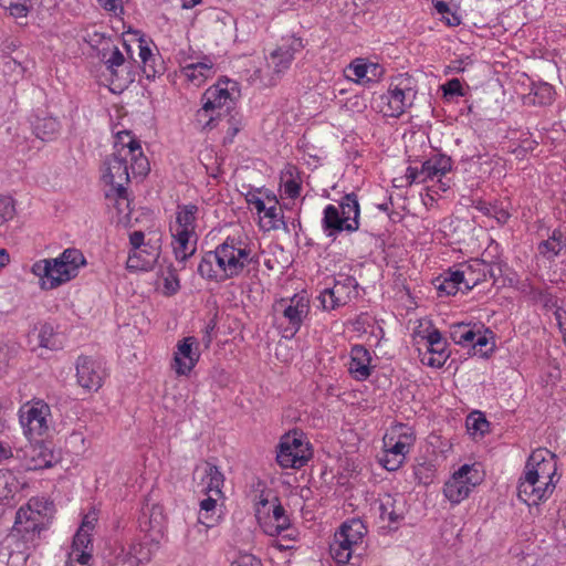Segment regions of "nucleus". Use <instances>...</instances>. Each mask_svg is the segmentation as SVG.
Here are the masks:
<instances>
[{"instance_id":"49530a36","label":"nucleus","mask_w":566,"mask_h":566,"mask_svg":"<svg viewBox=\"0 0 566 566\" xmlns=\"http://www.w3.org/2000/svg\"><path fill=\"white\" fill-rule=\"evenodd\" d=\"M262 212L264 213V217L269 219L268 230H275L281 227L286 228V223L283 220V212L280 208H276L275 205L265 207V210Z\"/></svg>"},{"instance_id":"9d476101","label":"nucleus","mask_w":566,"mask_h":566,"mask_svg":"<svg viewBox=\"0 0 566 566\" xmlns=\"http://www.w3.org/2000/svg\"><path fill=\"white\" fill-rule=\"evenodd\" d=\"M410 77L399 75L391 82L388 92L382 96L387 102L386 115L391 117H399L405 111L410 107L416 97V91L411 87Z\"/></svg>"},{"instance_id":"2eb2a0df","label":"nucleus","mask_w":566,"mask_h":566,"mask_svg":"<svg viewBox=\"0 0 566 566\" xmlns=\"http://www.w3.org/2000/svg\"><path fill=\"white\" fill-rule=\"evenodd\" d=\"M199 358L200 352L197 338L193 336L184 337L177 343L171 367L178 375H187L196 366Z\"/></svg>"},{"instance_id":"37998d69","label":"nucleus","mask_w":566,"mask_h":566,"mask_svg":"<svg viewBox=\"0 0 566 566\" xmlns=\"http://www.w3.org/2000/svg\"><path fill=\"white\" fill-rule=\"evenodd\" d=\"M76 551L78 554L81 552H84L85 554H92L93 552L91 533H87L86 528H78L74 535L69 553H75Z\"/></svg>"},{"instance_id":"ddd939ff","label":"nucleus","mask_w":566,"mask_h":566,"mask_svg":"<svg viewBox=\"0 0 566 566\" xmlns=\"http://www.w3.org/2000/svg\"><path fill=\"white\" fill-rule=\"evenodd\" d=\"M77 385L82 389H101L107 376L102 363L92 356L81 355L75 361Z\"/></svg>"},{"instance_id":"0e129e2a","label":"nucleus","mask_w":566,"mask_h":566,"mask_svg":"<svg viewBox=\"0 0 566 566\" xmlns=\"http://www.w3.org/2000/svg\"><path fill=\"white\" fill-rule=\"evenodd\" d=\"M446 96H464L462 84L459 78H452L442 86Z\"/></svg>"},{"instance_id":"4468645a","label":"nucleus","mask_w":566,"mask_h":566,"mask_svg":"<svg viewBox=\"0 0 566 566\" xmlns=\"http://www.w3.org/2000/svg\"><path fill=\"white\" fill-rule=\"evenodd\" d=\"M382 441L384 448L406 460V455L415 444L416 436L411 427L405 423H397L384 436Z\"/></svg>"},{"instance_id":"412c9836","label":"nucleus","mask_w":566,"mask_h":566,"mask_svg":"<svg viewBox=\"0 0 566 566\" xmlns=\"http://www.w3.org/2000/svg\"><path fill=\"white\" fill-rule=\"evenodd\" d=\"M159 258V245H145L129 252L126 266L129 271H149Z\"/></svg>"},{"instance_id":"052dcab7","label":"nucleus","mask_w":566,"mask_h":566,"mask_svg":"<svg viewBox=\"0 0 566 566\" xmlns=\"http://www.w3.org/2000/svg\"><path fill=\"white\" fill-rule=\"evenodd\" d=\"M92 558V554H85L84 552L78 554L76 551L75 553L67 554V559L64 566H91L90 562Z\"/></svg>"},{"instance_id":"13d9d810","label":"nucleus","mask_w":566,"mask_h":566,"mask_svg":"<svg viewBox=\"0 0 566 566\" xmlns=\"http://www.w3.org/2000/svg\"><path fill=\"white\" fill-rule=\"evenodd\" d=\"M348 70L353 73V75L356 77L357 83H366V76L367 75V62L363 59H357L353 61Z\"/></svg>"},{"instance_id":"09e8293b","label":"nucleus","mask_w":566,"mask_h":566,"mask_svg":"<svg viewBox=\"0 0 566 566\" xmlns=\"http://www.w3.org/2000/svg\"><path fill=\"white\" fill-rule=\"evenodd\" d=\"M132 160L133 174L138 176H146L149 171L148 159L143 155L142 148L134 154H127Z\"/></svg>"},{"instance_id":"c03bdc74","label":"nucleus","mask_w":566,"mask_h":566,"mask_svg":"<svg viewBox=\"0 0 566 566\" xmlns=\"http://www.w3.org/2000/svg\"><path fill=\"white\" fill-rule=\"evenodd\" d=\"M38 338H39V345L43 348H48V349H57L59 348L54 328L51 324L45 323L41 326Z\"/></svg>"},{"instance_id":"4c0bfd02","label":"nucleus","mask_w":566,"mask_h":566,"mask_svg":"<svg viewBox=\"0 0 566 566\" xmlns=\"http://www.w3.org/2000/svg\"><path fill=\"white\" fill-rule=\"evenodd\" d=\"M208 496L200 502V513L198 522L206 527V530L213 527L219 520L216 515L217 499L207 494Z\"/></svg>"},{"instance_id":"393cba45","label":"nucleus","mask_w":566,"mask_h":566,"mask_svg":"<svg viewBox=\"0 0 566 566\" xmlns=\"http://www.w3.org/2000/svg\"><path fill=\"white\" fill-rule=\"evenodd\" d=\"M370 354L363 345H355L350 350L349 371L356 379H365L370 374Z\"/></svg>"},{"instance_id":"423d86ee","label":"nucleus","mask_w":566,"mask_h":566,"mask_svg":"<svg viewBox=\"0 0 566 566\" xmlns=\"http://www.w3.org/2000/svg\"><path fill=\"white\" fill-rule=\"evenodd\" d=\"M15 458L25 470H42L52 468L61 460V453L55 449L54 443L38 438L15 450Z\"/></svg>"},{"instance_id":"6e6d98bb","label":"nucleus","mask_w":566,"mask_h":566,"mask_svg":"<svg viewBox=\"0 0 566 566\" xmlns=\"http://www.w3.org/2000/svg\"><path fill=\"white\" fill-rule=\"evenodd\" d=\"M534 95L539 105H547L554 99V88L547 83H542L534 88Z\"/></svg>"},{"instance_id":"e2e57ef3","label":"nucleus","mask_w":566,"mask_h":566,"mask_svg":"<svg viewBox=\"0 0 566 566\" xmlns=\"http://www.w3.org/2000/svg\"><path fill=\"white\" fill-rule=\"evenodd\" d=\"M318 300L321 302L323 310L325 311H332L335 310L336 307L344 305L343 303L338 302L334 296H332L329 287L321 292Z\"/></svg>"},{"instance_id":"f257e3e1","label":"nucleus","mask_w":566,"mask_h":566,"mask_svg":"<svg viewBox=\"0 0 566 566\" xmlns=\"http://www.w3.org/2000/svg\"><path fill=\"white\" fill-rule=\"evenodd\" d=\"M251 263H258V258L250 245L228 237L214 250L201 256L197 272L205 280L221 283L240 276Z\"/></svg>"},{"instance_id":"4be33fe9","label":"nucleus","mask_w":566,"mask_h":566,"mask_svg":"<svg viewBox=\"0 0 566 566\" xmlns=\"http://www.w3.org/2000/svg\"><path fill=\"white\" fill-rule=\"evenodd\" d=\"M24 483L10 470H0V504H14Z\"/></svg>"},{"instance_id":"7ed1b4c3","label":"nucleus","mask_w":566,"mask_h":566,"mask_svg":"<svg viewBox=\"0 0 566 566\" xmlns=\"http://www.w3.org/2000/svg\"><path fill=\"white\" fill-rule=\"evenodd\" d=\"M273 311L279 314L276 321L282 337L291 339L310 314V301L303 295L295 294L293 297L276 301Z\"/></svg>"},{"instance_id":"bf43d9fd","label":"nucleus","mask_w":566,"mask_h":566,"mask_svg":"<svg viewBox=\"0 0 566 566\" xmlns=\"http://www.w3.org/2000/svg\"><path fill=\"white\" fill-rule=\"evenodd\" d=\"M15 354L17 348L14 346L0 342V373L7 369Z\"/></svg>"},{"instance_id":"ea45409f","label":"nucleus","mask_w":566,"mask_h":566,"mask_svg":"<svg viewBox=\"0 0 566 566\" xmlns=\"http://www.w3.org/2000/svg\"><path fill=\"white\" fill-rule=\"evenodd\" d=\"M483 325L476 328L478 336L473 340L470 347L474 349V353L480 357H488L490 353L494 350V343L490 344V338H493V332L485 328L482 333Z\"/></svg>"},{"instance_id":"dca6fc26","label":"nucleus","mask_w":566,"mask_h":566,"mask_svg":"<svg viewBox=\"0 0 566 566\" xmlns=\"http://www.w3.org/2000/svg\"><path fill=\"white\" fill-rule=\"evenodd\" d=\"M427 352L423 354L421 361L430 367L440 368L449 358L448 343L443 338L441 332L432 328L427 336Z\"/></svg>"},{"instance_id":"473e14b6","label":"nucleus","mask_w":566,"mask_h":566,"mask_svg":"<svg viewBox=\"0 0 566 566\" xmlns=\"http://www.w3.org/2000/svg\"><path fill=\"white\" fill-rule=\"evenodd\" d=\"M471 488L468 485V481L459 478L457 472L453 473L451 479L446 482L443 486V493L446 497L452 503H460L462 500L469 496Z\"/></svg>"},{"instance_id":"58836bf2","label":"nucleus","mask_w":566,"mask_h":566,"mask_svg":"<svg viewBox=\"0 0 566 566\" xmlns=\"http://www.w3.org/2000/svg\"><path fill=\"white\" fill-rule=\"evenodd\" d=\"M339 212L342 217L347 221H359L360 208L357 195L350 192L345 195L339 202Z\"/></svg>"},{"instance_id":"680f3d73","label":"nucleus","mask_w":566,"mask_h":566,"mask_svg":"<svg viewBox=\"0 0 566 566\" xmlns=\"http://www.w3.org/2000/svg\"><path fill=\"white\" fill-rule=\"evenodd\" d=\"M436 287L439 292H443L447 295H455L462 287L455 285L451 280H449L444 274L436 280Z\"/></svg>"},{"instance_id":"a211bd4d","label":"nucleus","mask_w":566,"mask_h":566,"mask_svg":"<svg viewBox=\"0 0 566 566\" xmlns=\"http://www.w3.org/2000/svg\"><path fill=\"white\" fill-rule=\"evenodd\" d=\"M379 515L382 521L388 522L390 530H397L398 524L405 518L406 501L402 495L385 494L379 500Z\"/></svg>"},{"instance_id":"603ef678","label":"nucleus","mask_w":566,"mask_h":566,"mask_svg":"<svg viewBox=\"0 0 566 566\" xmlns=\"http://www.w3.org/2000/svg\"><path fill=\"white\" fill-rule=\"evenodd\" d=\"M139 57L144 64L143 72L147 78H154L156 76L157 71L149 64V61H153L151 50L144 45L142 42L139 44Z\"/></svg>"},{"instance_id":"3c124183","label":"nucleus","mask_w":566,"mask_h":566,"mask_svg":"<svg viewBox=\"0 0 566 566\" xmlns=\"http://www.w3.org/2000/svg\"><path fill=\"white\" fill-rule=\"evenodd\" d=\"M210 378L212 380L211 385L220 388L229 387L232 384V375L221 367H213L210 371Z\"/></svg>"},{"instance_id":"6ab92c4d","label":"nucleus","mask_w":566,"mask_h":566,"mask_svg":"<svg viewBox=\"0 0 566 566\" xmlns=\"http://www.w3.org/2000/svg\"><path fill=\"white\" fill-rule=\"evenodd\" d=\"M548 486L541 485L524 471L517 486V496L524 503L532 505L548 497L552 494Z\"/></svg>"},{"instance_id":"0eeeda50","label":"nucleus","mask_w":566,"mask_h":566,"mask_svg":"<svg viewBox=\"0 0 566 566\" xmlns=\"http://www.w3.org/2000/svg\"><path fill=\"white\" fill-rule=\"evenodd\" d=\"M270 492L261 493L260 500L255 503V514L264 533L276 536L290 527V518L286 515L279 497L269 499Z\"/></svg>"},{"instance_id":"f8f14e48","label":"nucleus","mask_w":566,"mask_h":566,"mask_svg":"<svg viewBox=\"0 0 566 566\" xmlns=\"http://www.w3.org/2000/svg\"><path fill=\"white\" fill-rule=\"evenodd\" d=\"M105 166L104 181L113 187L119 199H127L126 185L129 182L127 156L120 154V151L112 154L105 159Z\"/></svg>"},{"instance_id":"c9c22d12","label":"nucleus","mask_w":566,"mask_h":566,"mask_svg":"<svg viewBox=\"0 0 566 566\" xmlns=\"http://www.w3.org/2000/svg\"><path fill=\"white\" fill-rule=\"evenodd\" d=\"M60 130V123L56 118L48 116L36 118L33 123V133L41 140H52Z\"/></svg>"},{"instance_id":"9b49d317","label":"nucleus","mask_w":566,"mask_h":566,"mask_svg":"<svg viewBox=\"0 0 566 566\" xmlns=\"http://www.w3.org/2000/svg\"><path fill=\"white\" fill-rule=\"evenodd\" d=\"M524 471L537 483L554 490L553 478L556 473L554 455L547 449H537L528 457Z\"/></svg>"},{"instance_id":"1a4fd4ad","label":"nucleus","mask_w":566,"mask_h":566,"mask_svg":"<svg viewBox=\"0 0 566 566\" xmlns=\"http://www.w3.org/2000/svg\"><path fill=\"white\" fill-rule=\"evenodd\" d=\"M50 415V407L43 400H33L20 408L19 419L28 440L41 438L48 432Z\"/></svg>"},{"instance_id":"c85d7f7f","label":"nucleus","mask_w":566,"mask_h":566,"mask_svg":"<svg viewBox=\"0 0 566 566\" xmlns=\"http://www.w3.org/2000/svg\"><path fill=\"white\" fill-rule=\"evenodd\" d=\"M182 73L187 80L196 86H200L208 77L212 76L213 63L210 59L205 57L203 61L191 63L182 69Z\"/></svg>"},{"instance_id":"c756f323","label":"nucleus","mask_w":566,"mask_h":566,"mask_svg":"<svg viewBox=\"0 0 566 566\" xmlns=\"http://www.w3.org/2000/svg\"><path fill=\"white\" fill-rule=\"evenodd\" d=\"M163 507L160 505L146 506L139 516V526L144 532H161L164 525Z\"/></svg>"},{"instance_id":"72a5a7b5","label":"nucleus","mask_w":566,"mask_h":566,"mask_svg":"<svg viewBox=\"0 0 566 566\" xmlns=\"http://www.w3.org/2000/svg\"><path fill=\"white\" fill-rule=\"evenodd\" d=\"M450 338L454 344L462 347H470L475 337L478 336L476 324L470 323H455L450 326Z\"/></svg>"},{"instance_id":"7c9ffc66","label":"nucleus","mask_w":566,"mask_h":566,"mask_svg":"<svg viewBox=\"0 0 566 566\" xmlns=\"http://www.w3.org/2000/svg\"><path fill=\"white\" fill-rule=\"evenodd\" d=\"M199 207L195 203L178 205L176 210L177 231L196 233V221Z\"/></svg>"},{"instance_id":"6e6552de","label":"nucleus","mask_w":566,"mask_h":566,"mask_svg":"<svg viewBox=\"0 0 566 566\" xmlns=\"http://www.w3.org/2000/svg\"><path fill=\"white\" fill-rule=\"evenodd\" d=\"M312 457L310 443L303 440V437L286 434L282 437L276 453V461L283 469H301Z\"/></svg>"},{"instance_id":"a18cd8bd","label":"nucleus","mask_w":566,"mask_h":566,"mask_svg":"<svg viewBox=\"0 0 566 566\" xmlns=\"http://www.w3.org/2000/svg\"><path fill=\"white\" fill-rule=\"evenodd\" d=\"M457 475L459 478L464 479V481H468V485L470 488H473L478 485L482 481V474L478 467L475 464L469 465L464 464L462 465L458 471Z\"/></svg>"},{"instance_id":"cd10ccee","label":"nucleus","mask_w":566,"mask_h":566,"mask_svg":"<svg viewBox=\"0 0 566 566\" xmlns=\"http://www.w3.org/2000/svg\"><path fill=\"white\" fill-rule=\"evenodd\" d=\"M224 483V476L219 468L212 463H206L202 468V492L205 494L213 493L218 497L221 495V488Z\"/></svg>"},{"instance_id":"f3484780","label":"nucleus","mask_w":566,"mask_h":566,"mask_svg":"<svg viewBox=\"0 0 566 566\" xmlns=\"http://www.w3.org/2000/svg\"><path fill=\"white\" fill-rule=\"evenodd\" d=\"M322 228L325 234L333 240L343 231L354 232L359 229V221H347L342 217L339 209L334 205L325 207L322 219Z\"/></svg>"},{"instance_id":"864d4df0","label":"nucleus","mask_w":566,"mask_h":566,"mask_svg":"<svg viewBox=\"0 0 566 566\" xmlns=\"http://www.w3.org/2000/svg\"><path fill=\"white\" fill-rule=\"evenodd\" d=\"M467 427L475 432L484 433L488 431L489 422L481 412H472L467 418Z\"/></svg>"},{"instance_id":"b1692460","label":"nucleus","mask_w":566,"mask_h":566,"mask_svg":"<svg viewBox=\"0 0 566 566\" xmlns=\"http://www.w3.org/2000/svg\"><path fill=\"white\" fill-rule=\"evenodd\" d=\"M367 534V527L359 518H350L344 522L335 533L336 538L343 542H349L352 545L363 547L364 537Z\"/></svg>"},{"instance_id":"5701e85b","label":"nucleus","mask_w":566,"mask_h":566,"mask_svg":"<svg viewBox=\"0 0 566 566\" xmlns=\"http://www.w3.org/2000/svg\"><path fill=\"white\" fill-rule=\"evenodd\" d=\"M228 84V80L219 81L217 84L210 86L205 92V103L202 105V108L198 112V115H200L201 112L207 113L208 111L222 107L227 104L229 99H231Z\"/></svg>"},{"instance_id":"338daca9","label":"nucleus","mask_w":566,"mask_h":566,"mask_svg":"<svg viewBox=\"0 0 566 566\" xmlns=\"http://www.w3.org/2000/svg\"><path fill=\"white\" fill-rule=\"evenodd\" d=\"M384 74V67L377 63L367 62L366 83L376 82Z\"/></svg>"},{"instance_id":"79ce46f5","label":"nucleus","mask_w":566,"mask_h":566,"mask_svg":"<svg viewBox=\"0 0 566 566\" xmlns=\"http://www.w3.org/2000/svg\"><path fill=\"white\" fill-rule=\"evenodd\" d=\"M449 280H451L455 285L464 287L465 291L472 290L474 286L479 284V279H473L470 275V272L463 271V269L457 270H448L443 273Z\"/></svg>"},{"instance_id":"f704fd0d","label":"nucleus","mask_w":566,"mask_h":566,"mask_svg":"<svg viewBox=\"0 0 566 566\" xmlns=\"http://www.w3.org/2000/svg\"><path fill=\"white\" fill-rule=\"evenodd\" d=\"M156 547L157 544H154L153 541L133 543L126 554L127 559L137 566L146 564L151 560Z\"/></svg>"},{"instance_id":"20e7f679","label":"nucleus","mask_w":566,"mask_h":566,"mask_svg":"<svg viewBox=\"0 0 566 566\" xmlns=\"http://www.w3.org/2000/svg\"><path fill=\"white\" fill-rule=\"evenodd\" d=\"M303 49L302 40L290 38L273 50L268 59L266 67L270 73L262 70L255 72V76L264 86H274L281 80L282 75L290 69L294 55Z\"/></svg>"},{"instance_id":"a878e982","label":"nucleus","mask_w":566,"mask_h":566,"mask_svg":"<svg viewBox=\"0 0 566 566\" xmlns=\"http://www.w3.org/2000/svg\"><path fill=\"white\" fill-rule=\"evenodd\" d=\"M537 250L545 259H555L566 250V231L560 228L554 229L547 240L538 243Z\"/></svg>"},{"instance_id":"e433bc0d","label":"nucleus","mask_w":566,"mask_h":566,"mask_svg":"<svg viewBox=\"0 0 566 566\" xmlns=\"http://www.w3.org/2000/svg\"><path fill=\"white\" fill-rule=\"evenodd\" d=\"M192 235H196V233H189L186 231H177L176 234H174V253L177 261L185 262L195 253L196 247H189L190 238Z\"/></svg>"},{"instance_id":"8fccbe9b","label":"nucleus","mask_w":566,"mask_h":566,"mask_svg":"<svg viewBox=\"0 0 566 566\" xmlns=\"http://www.w3.org/2000/svg\"><path fill=\"white\" fill-rule=\"evenodd\" d=\"M463 271L470 272L473 279H479V284L486 281L485 274V261L480 259H473L462 265Z\"/></svg>"},{"instance_id":"774afa93","label":"nucleus","mask_w":566,"mask_h":566,"mask_svg":"<svg viewBox=\"0 0 566 566\" xmlns=\"http://www.w3.org/2000/svg\"><path fill=\"white\" fill-rule=\"evenodd\" d=\"M284 192L291 199L297 198L301 193V184L293 178L287 179L284 182Z\"/></svg>"},{"instance_id":"bb28decb","label":"nucleus","mask_w":566,"mask_h":566,"mask_svg":"<svg viewBox=\"0 0 566 566\" xmlns=\"http://www.w3.org/2000/svg\"><path fill=\"white\" fill-rule=\"evenodd\" d=\"M451 169V157L444 154H437L422 163L420 174L424 175V178L421 181H427V179H432L436 176H444Z\"/></svg>"},{"instance_id":"4d7b16f0","label":"nucleus","mask_w":566,"mask_h":566,"mask_svg":"<svg viewBox=\"0 0 566 566\" xmlns=\"http://www.w3.org/2000/svg\"><path fill=\"white\" fill-rule=\"evenodd\" d=\"M382 467L388 471L398 470L405 462L402 458L392 454L388 449L384 448L382 457L379 459Z\"/></svg>"},{"instance_id":"de8ad7c7","label":"nucleus","mask_w":566,"mask_h":566,"mask_svg":"<svg viewBox=\"0 0 566 566\" xmlns=\"http://www.w3.org/2000/svg\"><path fill=\"white\" fill-rule=\"evenodd\" d=\"M103 60L107 70H109L113 75H117V67L122 66L125 63V57L117 46H114L111 50L108 56L104 52Z\"/></svg>"},{"instance_id":"2f4dec72","label":"nucleus","mask_w":566,"mask_h":566,"mask_svg":"<svg viewBox=\"0 0 566 566\" xmlns=\"http://www.w3.org/2000/svg\"><path fill=\"white\" fill-rule=\"evenodd\" d=\"M357 286L358 283L353 276L339 275L333 287L329 289L332 296L345 305L352 298V294H357Z\"/></svg>"},{"instance_id":"f03ea898","label":"nucleus","mask_w":566,"mask_h":566,"mask_svg":"<svg viewBox=\"0 0 566 566\" xmlns=\"http://www.w3.org/2000/svg\"><path fill=\"white\" fill-rule=\"evenodd\" d=\"M85 264L86 260L80 250L65 249L57 258L36 261L31 272L40 277L42 290H54L76 277L78 269Z\"/></svg>"},{"instance_id":"69168bd1","label":"nucleus","mask_w":566,"mask_h":566,"mask_svg":"<svg viewBox=\"0 0 566 566\" xmlns=\"http://www.w3.org/2000/svg\"><path fill=\"white\" fill-rule=\"evenodd\" d=\"M180 289V283L178 276L171 272L169 276L165 279L164 282V291L165 294L171 296L178 292Z\"/></svg>"},{"instance_id":"aec40b11","label":"nucleus","mask_w":566,"mask_h":566,"mask_svg":"<svg viewBox=\"0 0 566 566\" xmlns=\"http://www.w3.org/2000/svg\"><path fill=\"white\" fill-rule=\"evenodd\" d=\"M363 549V547L354 546L352 543L343 542L342 538H336L335 536L329 545V554L338 566L347 564L358 565Z\"/></svg>"},{"instance_id":"a19ab883","label":"nucleus","mask_w":566,"mask_h":566,"mask_svg":"<svg viewBox=\"0 0 566 566\" xmlns=\"http://www.w3.org/2000/svg\"><path fill=\"white\" fill-rule=\"evenodd\" d=\"M115 147L117 151L115 154H134L140 149V143L137 140L129 130H122L116 134Z\"/></svg>"},{"instance_id":"39448f33","label":"nucleus","mask_w":566,"mask_h":566,"mask_svg":"<svg viewBox=\"0 0 566 566\" xmlns=\"http://www.w3.org/2000/svg\"><path fill=\"white\" fill-rule=\"evenodd\" d=\"M46 509V502L31 499L18 510L13 532L21 535L25 543H33L48 526Z\"/></svg>"},{"instance_id":"5fc2aeb1","label":"nucleus","mask_w":566,"mask_h":566,"mask_svg":"<svg viewBox=\"0 0 566 566\" xmlns=\"http://www.w3.org/2000/svg\"><path fill=\"white\" fill-rule=\"evenodd\" d=\"M15 214L14 201L11 197L0 196V226Z\"/></svg>"}]
</instances>
